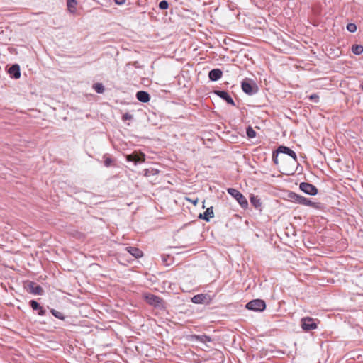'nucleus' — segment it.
I'll use <instances>...</instances> for the list:
<instances>
[{
    "label": "nucleus",
    "mask_w": 363,
    "mask_h": 363,
    "mask_svg": "<svg viewBox=\"0 0 363 363\" xmlns=\"http://www.w3.org/2000/svg\"><path fill=\"white\" fill-rule=\"evenodd\" d=\"M279 153L286 154L289 156H290L291 157V162H292L293 165H295L296 163L297 162L296 154L295 153L294 151H293L292 150H291L290 148H289L286 146H280L278 147L276 152L273 153V156H272L274 162L277 165H280V167L282 169L284 174H287V175L292 174L294 173L293 169H291L290 168H289L288 167H286L284 164V162L286 160V158L281 157V161L279 162V158H278Z\"/></svg>",
    "instance_id": "nucleus-1"
},
{
    "label": "nucleus",
    "mask_w": 363,
    "mask_h": 363,
    "mask_svg": "<svg viewBox=\"0 0 363 363\" xmlns=\"http://www.w3.org/2000/svg\"><path fill=\"white\" fill-rule=\"evenodd\" d=\"M227 191L230 195H231L233 198H235L237 200V201L239 203L242 208H247V200L241 192L233 188L228 189Z\"/></svg>",
    "instance_id": "nucleus-2"
},
{
    "label": "nucleus",
    "mask_w": 363,
    "mask_h": 363,
    "mask_svg": "<svg viewBox=\"0 0 363 363\" xmlns=\"http://www.w3.org/2000/svg\"><path fill=\"white\" fill-rule=\"evenodd\" d=\"M246 308L254 311H262L266 308L265 302L261 299H255L250 301Z\"/></svg>",
    "instance_id": "nucleus-3"
},
{
    "label": "nucleus",
    "mask_w": 363,
    "mask_h": 363,
    "mask_svg": "<svg viewBox=\"0 0 363 363\" xmlns=\"http://www.w3.org/2000/svg\"><path fill=\"white\" fill-rule=\"evenodd\" d=\"M144 298L147 303L155 307H160L163 305V300L154 294H146L144 295Z\"/></svg>",
    "instance_id": "nucleus-4"
},
{
    "label": "nucleus",
    "mask_w": 363,
    "mask_h": 363,
    "mask_svg": "<svg viewBox=\"0 0 363 363\" xmlns=\"http://www.w3.org/2000/svg\"><path fill=\"white\" fill-rule=\"evenodd\" d=\"M301 327L303 330L309 331L317 328V323L315 320L311 317L303 318L301 320Z\"/></svg>",
    "instance_id": "nucleus-5"
},
{
    "label": "nucleus",
    "mask_w": 363,
    "mask_h": 363,
    "mask_svg": "<svg viewBox=\"0 0 363 363\" xmlns=\"http://www.w3.org/2000/svg\"><path fill=\"white\" fill-rule=\"evenodd\" d=\"M26 289L28 291L35 295H42L43 293L42 287L33 281L27 282Z\"/></svg>",
    "instance_id": "nucleus-6"
},
{
    "label": "nucleus",
    "mask_w": 363,
    "mask_h": 363,
    "mask_svg": "<svg viewBox=\"0 0 363 363\" xmlns=\"http://www.w3.org/2000/svg\"><path fill=\"white\" fill-rule=\"evenodd\" d=\"M300 189L310 195H315L318 192V190L315 186L306 182L301 183Z\"/></svg>",
    "instance_id": "nucleus-7"
},
{
    "label": "nucleus",
    "mask_w": 363,
    "mask_h": 363,
    "mask_svg": "<svg viewBox=\"0 0 363 363\" xmlns=\"http://www.w3.org/2000/svg\"><path fill=\"white\" fill-rule=\"evenodd\" d=\"M126 160L128 162H133L135 164L138 162H143L145 160V155L143 153L138 154L137 152H134L130 155H128L126 156Z\"/></svg>",
    "instance_id": "nucleus-8"
},
{
    "label": "nucleus",
    "mask_w": 363,
    "mask_h": 363,
    "mask_svg": "<svg viewBox=\"0 0 363 363\" xmlns=\"http://www.w3.org/2000/svg\"><path fill=\"white\" fill-rule=\"evenodd\" d=\"M208 296L203 294L195 295L191 298L192 302L196 304L207 303H208Z\"/></svg>",
    "instance_id": "nucleus-9"
},
{
    "label": "nucleus",
    "mask_w": 363,
    "mask_h": 363,
    "mask_svg": "<svg viewBox=\"0 0 363 363\" xmlns=\"http://www.w3.org/2000/svg\"><path fill=\"white\" fill-rule=\"evenodd\" d=\"M216 94L220 97L221 99H224L227 101L228 104L231 105H235V102L233 99V98L229 95V94L227 91H216Z\"/></svg>",
    "instance_id": "nucleus-10"
},
{
    "label": "nucleus",
    "mask_w": 363,
    "mask_h": 363,
    "mask_svg": "<svg viewBox=\"0 0 363 363\" xmlns=\"http://www.w3.org/2000/svg\"><path fill=\"white\" fill-rule=\"evenodd\" d=\"M214 216L213 208L209 207L208 208L203 214H200L199 218L205 220L206 221H209L211 218Z\"/></svg>",
    "instance_id": "nucleus-11"
},
{
    "label": "nucleus",
    "mask_w": 363,
    "mask_h": 363,
    "mask_svg": "<svg viewBox=\"0 0 363 363\" xmlns=\"http://www.w3.org/2000/svg\"><path fill=\"white\" fill-rule=\"evenodd\" d=\"M223 72L219 69H214L209 72L208 77L212 81H217L221 78Z\"/></svg>",
    "instance_id": "nucleus-12"
},
{
    "label": "nucleus",
    "mask_w": 363,
    "mask_h": 363,
    "mask_svg": "<svg viewBox=\"0 0 363 363\" xmlns=\"http://www.w3.org/2000/svg\"><path fill=\"white\" fill-rule=\"evenodd\" d=\"M137 99L141 102L147 103L150 101V96L149 94L144 91H139L136 94Z\"/></svg>",
    "instance_id": "nucleus-13"
},
{
    "label": "nucleus",
    "mask_w": 363,
    "mask_h": 363,
    "mask_svg": "<svg viewBox=\"0 0 363 363\" xmlns=\"http://www.w3.org/2000/svg\"><path fill=\"white\" fill-rule=\"evenodd\" d=\"M242 91L248 94H252L253 91V87L251 83L248 80H244L241 84Z\"/></svg>",
    "instance_id": "nucleus-14"
},
{
    "label": "nucleus",
    "mask_w": 363,
    "mask_h": 363,
    "mask_svg": "<svg viewBox=\"0 0 363 363\" xmlns=\"http://www.w3.org/2000/svg\"><path fill=\"white\" fill-rule=\"evenodd\" d=\"M9 73L15 79H18L21 76L19 66L18 65L11 66L9 69Z\"/></svg>",
    "instance_id": "nucleus-15"
},
{
    "label": "nucleus",
    "mask_w": 363,
    "mask_h": 363,
    "mask_svg": "<svg viewBox=\"0 0 363 363\" xmlns=\"http://www.w3.org/2000/svg\"><path fill=\"white\" fill-rule=\"evenodd\" d=\"M126 250L135 258L141 257L143 256V252L136 247H128Z\"/></svg>",
    "instance_id": "nucleus-16"
},
{
    "label": "nucleus",
    "mask_w": 363,
    "mask_h": 363,
    "mask_svg": "<svg viewBox=\"0 0 363 363\" xmlns=\"http://www.w3.org/2000/svg\"><path fill=\"white\" fill-rule=\"evenodd\" d=\"M30 306H31V308L33 309V310H38V314L40 315H43L45 314V311L43 310V308L39 305V303L34 301V300H32L30 301Z\"/></svg>",
    "instance_id": "nucleus-17"
},
{
    "label": "nucleus",
    "mask_w": 363,
    "mask_h": 363,
    "mask_svg": "<svg viewBox=\"0 0 363 363\" xmlns=\"http://www.w3.org/2000/svg\"><path fill=\"white\" fill-rule=\"evenodd\" d=\"M77 5V2L76 0H67V9L72 13H74L76 12Z\"/></svg>",
    "instance_id": "nucleus-18"
},
{
    "label": "nucleus",
    "mask_w": 363,
    "mask_h": 363,
    "mask_svg": "<svg viewBox=\"0 0 363 363\" xmlns=\"http://www.w3.org/2000/svg\"><path fill=\"white\" fill-rule=\"evenodd\" d=\"M299 204L306 206H315V203L312 202L310 199L302 196L301 201H299Z\"/></svg>",
    "instance_id": "nucleus-19"
},
{
    "label": "nucleus",
    "mask_w": 363,
    "mask_h": 363,
    "mask_svg": "<svg viewBox=\"0 0 363 363\" xmlns=\"http://www.w3.org/2000/svg\"><path fill=\"white\" fill-rule=\"evenodd\" d=\"M250 202L255 208L260 207L262 204L260 199L258 197V196H252L250 197Z\"/></svg>",
    "instance_id": "nucleus-20"
},
{
    "label": "nucleus",
    "mask_w": 363,
    "mask_h": 363,
    "mask_svg": "<svg viewBox=\"0 0 363 363\" xmlns=\"http://www.w3.org/2000/svg\"><path fill=\"white\" fill-rule=\"evenodd\" d=\"M352 52L355 55H360L363 52V46L361 45H353Z\"/></svg>",
    "instance_id": "nucleus-21"
},
{
    "label": "nucleus",
    "mask_w": 363,
    "mask_h": 363,
    "mask_svg": "<svg viewBox=\"0 0 363 363\" xmlns=\"http://www.w3.org/2000/svg\"><path fill=\"white\" fill-rule=\"evenodd\" d=\"M289 197L293 202L298 203L299 201H301L302 196H300L296 193H290Z\"/></svg>",
    "instance_id": "nucleus-22"
},
{
    "label": "nucleus",
    "mask_w": 363,
    "mask_h": 363,
    "mask_svg": "<svg viewBox=\"0 0 363 363\" xmlns=\"http://www.w3.org/2000/svg\"><path fill=\"white\" fill-rule=\"evenodd\" d=\"M93 87H94V90L99 94H101L104 91V86L102 85V84H100V83H96V84H94Z\"/></svg>",
    "instance_id": "nucleus-23"
},
{
    "label": "nucleus",
    "mask_w": 363,
    "mask_h": 363,
    "mask_svg": "<svg viewBox=\"0 0 363 363\" xmlns=\"http://www.w3.org/2000/svg\"><path fill=\"white\" fill-rule=\"evenodd\" d=\"M51 313L58 319L64 320L65 318L64 315L61 312L57 311L55 309L51 310Z\"/></svg>",
    "instance_id": "nucleus-24"
},
{
    "label": "nucleus",
    "mask_w": 363,
    "mask_h": 363,
    "mask_svg": "<svg viewBox=\"0 0 363 363\" xmlns=\"http://www.w3.org/2000/svg\"><path fill=\"white\" fill-rule=\"evenodd\" d=\"M247 135L250 138H253L256 136V132L254 130V129L252 127H248L247 128Z\"/></svg>",
    "instance_id": "nucleus-25"
},
{
    "label": "nucleus",
    "mask_w": 363,
    "mask_h": 363,
    "mask_svg": "<svg viewBox=\"0 0 363 363\" xmlns=\"http://www.w3.org/2000/svg\"><path fill=\"white\" fill-rule=\"evenodd\" d=\"M357 26L354 23H348L347 26V29L348 31L351 33H354L357 30Z\"/></svg>",
    "instance_id": "nucleus-26"
},
{
    "label": "nucleus",
    "mask_w": 363,
    "mask_h": 363,
    "mask_svg": "<svg viewBox=\"0 0 363 363\" xmlns=\"http://www.w3.org/2000/svg\"><path fill=\"white\" fill-rule=\"evenodd\" d=\"M168 7H169V3L165 0L160 1L159 4V8L160 9H162V10L167 9Z\"/></svg>",
    "instance_id": "nucleus-27"
},
{
    "label": "nucleus",
    "mask_w": 363,
    "mask_h": 363,
    "mask_svg": "<svg viewBox=\"0 0 363 363\" xmlns=\"http://www.w3.org/2000/svg\"><path fill=\"white\" fill-rule=\"evenodd\" d=\"M309 99L315 103H318L319 101V96L317 94H313L309 96Z\"/></svg>",
    "instance_id": "nucleus-28"
},
{
    "label": "nucleus",
    "mask_w": 363,
    "mask_h": 363,
    "mask_svg": "<svg viewBox=\"0 0 363 363\" xmlns=\"http://www.w3.org/2000/svg\"><path fill=\"white\" fill-rule=\"evenodd\" d=\"M133 118V116L131 114L128 113H125L122 116V119L123 121H128V120H131Z\"/></svg>",
    "instance_id": "nucleus-29"
},
{
    "label": "nucleus",
    "mask_w": 363,
    "mask_h": 363,
    "mask_svg": "<svg viewBox=\"0 0 363 363\" xmlns=\"http://www.w3.org/2000/svg\"><path fill=\"white\" fill-rule=\"evenodd\" d=\"M113 161L110 157H106L104 160V164L106 167H109L111 165Z\"/></svg>",
    "instance_id": "nucleus-30"
},
{
    "label": "nucleus",
    "mask_w": 363,
    "mask_h": 363,
    "mask_svg": "<svg viewBox=\"0 0 363 363\" xmlns=\"http://www.w3.org/2000/svg\"><path fill=\"white\" fill-rule=\"evenodd\" d=\"M114 1L118 5H122L125 2V0H114Z\"/></svg>",
    "instance_id": "nucleus-31"
},
{
    "label": "nucleus",
    "mask_w": 363,
    "mask_h": 363,
    "mask_svg": "<svg viewBox=\"0 0 363 363\" xmlns=\"http://www.w3.org/2000/svg\"><path fill=\"white\" fill-rule=\"evenodd\" d=\"M193 203H194V205H196V203H197V201H193Z\"/></svg>",
    "instance_id": "nucleus-32"
},
{
    "label": "nucleus",
    "mask_w": 363,
    "mask_h": 363,
    "mask_svg": "<svg viewBox=\"0 0 363 363\" xmlns=\"http://www.w3.org/2000/svg\"><path fill=\"white\" fill-rule=\"evenodd\" d=\"M360 88L363 90V85H361Z\"/></svg>",
    "instance_id": "nucleus-33"
}]
</instances>
